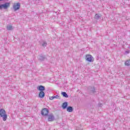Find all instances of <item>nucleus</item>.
<instances>
[{"label": "nucleus", "mask_w": 130, "mask_h": 130, "mask_svg": "<svg viewBox=\"0 0 130 130\" xmlns=\"http://www.w3.org/2000/svg\"><path fill=\"white\" fill-rule=\"evenodd\" d=\"M126 53H129V51L128 50H127L125 51Z\"/></svg>", "instance_id": "nucleus-19"}, {"label": "nucleus", "mask_w": 130, "mask_h": 130, "mask_svg": "<svg viewBox=\"0 0 130 130\" xmlns=\"http://www.w3.org/2000/svg\"><path fill=\"white\" fill-rule=\"evenodd\" d=\"M38 58L39 60H44V59H45V56L39 55Z\"/></svg>", "instance_id": "nucleus-10"}, {"label": "nucleus", "mask_w": 130, "mask_h": 130, "mask_svg": "<svg viewBox=\"0 0 130 130\" xmlns=\"http://www.w3.org/2000/svg\"><path fill=\"white\" fill-rule=\"evenodd\" d=\"M73 110H74V109H73V107L69 106L67 107V111L68 112H73Z\"/></svg>", "instance_id": "nucleus-12"}, {"label": "nucleus", "mask_w": 130, "mask_h": 130, "mask_svg": "<svg viewBox=\"0 0 130 130\" xmlns=\"http://www.w3.org/2000/svg\"><path fill=\"white\" fill-rule=\"evenodd\" d=\"M0 116L3 117V119L4 121H6L7 120V118H8V115L6 114V110L4 109H1L0 110Z\"/></svg>", "instance_id": "nucleus-1"}, {"label": "nucleus", "mask_w": 130, "mask_h": 130, "mask_svg": "<svg viewBox=\"0 0 130 130\" xmlns=\"http://www.w3.org/2000/svg\"><path fill=\"white\" fill-rule=\"evenodd\" d=\"M21 7V4L20 3H14L13 8L15 12L18 11Z\"/></svg>", "instance_id": "nucleus-2"}, {"label": "nucleus", "mask_w": 130, "mask_h": 130, "mask_svg": "<svg viewBox=\"0 0 130 130\" xmlns=\"http://www.w3.org/2000/svg\"><path fill=\"white\" fill-rule=\"evenodd\" d=\"M48 121H53L54 120V116L53 114H51L48 115Z\"/></svg>", "instance_id": "nucleus-6"}, {"label": "nucleus", "mask_w": 130, "mask_h": 130, "mask_svg": "<svg viewBox=\"0 0 130 130\" xmlns=\"http://www.w3.org/2000/svg\"><path fill=\"white\" fill-rule=\"evenodd\" d=\"M62 107L63 109H66L68 107V102H66L62 104Z\"/></svg>", "instance_id": "nucleus-11"}, {"label": "nucleus", "mask_w": 130, "mask_h": 130, "mask_svg": "<svg viewBox=\"0 0 130 130\" xmlns=\"http://www.w3.org/2000/svg\"><path fill=\"white\" fill-rule=\"evenodd\" d=\"M90 90L91 91V92H93V93L95 92V88L94 87H89Z\"/></svg>", "instance_id": "nucleus-18"}, {"label": "nucleus", "mask_w": 130, "mask_h": 130, "mask_svg": "<svg viewBox=\"0 0 130 130\" xmlns=\"http://www.w3.org/2000/svg\"><path fill=\"white\" fill-rule=\"evenodd\" d=\"M10 7V3H6L4 4L0 5V10L2 9H4V10H7L8 8Z\"/></svg>", "instance_id": "nucleus-3"}, {"label": "nucleus", "mask_w": 130, "mask_h": 130, "mask_svg": "<svg viewBox=\"0 0 130 130\" xmlns=\"http://www.w3.org/2000/svg\"><path fill=\"white\" fill-rule=\"evenodd\" d=\"M2 1H3V0H0V2H2Z\"/></svg>", "instance_id": "nucleus-20"}, {"label": "nucleus", "mask_w": 130, "mask_h": 130, "mask_svg": "<svg viewBox=\"0 0 130 130\" xmlns=\"http://www.w3.org/2000/svg\"><path fill=\"white\" fill-rule=\"evenodd\" d=\"M62 95H63V97H65V98H69V95H68V94L66 92H62Z\"/></svg>", "instance_id": "nucleus-13"}, {"label": "nucleus", "mask_w": 130, "mask_h": 130, "mask_svg": "<svg viewBox=\"0 0 130 130\" xmlns=\"http://www.w3.org/2000/svg\"><path fill=\"white\" fill-rule=\"evenodd\" d=\"M86 60L89 62H93L94 60H93V56L90 55H87L86 56Z\"/></svg>", "instance_id": "nucleus-4"}, {"label": "nucleus", "mask_w": 130, "mask_h": 130, "mask_svg": "<svg viewBox=\"0 0 130 130\" xmlns=\"http://www.w3.org/2000/svg\"><path fill=\"white\" fill-rule=\"evenodd\" d=\"M45 93H44V91H41L39 92V97H40V98H43L45 97Z\"/></svg>", "instance_id": "nucleus-8"}, {"label": "nucleus", "mask_w": 130, "mask_h": 130, "mask_svg": "<svg viewBox=\"0 0 130 130\" xmlns=\"http://www.w3.org/2000/svg\"><path fill=\"white\" fill-rule=\"evenodd\" d=\"M38 90H39V91H44V90H45V87L42 86V85H40V86H39Z\"/></svg>", "instance_id": "nucleus-9"}, {"label": "nucleus", "mask_w": 130, "mask_h": 130, "mask_svg": "<svg viewBox=\"0 0 130 130\" xmlns=\"http://www.w3.org/2000/svg\"><path fill=\"white\" fill-rule=\"evenodd\" d=\"M94 19H96V20H99V19H100V16L98 14H95V17H94Z\"/></svg>", "instance_id": "nucleus-15"}, {"label": "nucleus", "mask_w": 130, "mask_h": 130, "mask_svg": "<svg viewBox=\"0 0 130 130\" xmlns=\"http://www.w3.org/2000/svg\"><path fill=\"white\" fill-rule=\"evenodd\" d=\"M49 99L50 100H53V99H60V97L58 95H54L52 96H50Z\"/></svg>", "instance_id": "nucleus-7"}, {"label": "nucleus", "mask_w": 130, "mask_h": 130, "mask_svg": "<svg viewBox=\"0 0 130 130\" xmlns=\"http://www.w3.org/2000/svg\"><path fill=\"white\" fill-rule=\"evenodd\" d=\"M49 112V111L48 109L46 108H44L42 111V115H45V116L48 115V113Z\"/></svg>", "instance_id": "nucleus-5"}, {"label": "nucleus", "mask_w": 130, "mask_h": 130, "mask_svg": "<svg viewBox=\"0 0 130 130\" xmlns=\"http://www.w3.org/2000/svg\"><path fill=\"white\" fill-rule=\"evenodd\" d=\"M125 66H130V60H127L125 62Z\"/></svg>", "instance_id": "nucleus-16"}, {"label": "nucleus", "mask_w": 130, "mask_h": 130, "mask_svg": "<svg viewBox=\"0 0 130 130\" xmlns=\"http://www.w3.org/2000/svg\"><path fill=\"white\" fill-rule=\"evenodd\" d=\"M47 45V43L44 41L42 44V46H43V47H46Z\"/></svg>", "instance_id": "nucleus-17"}, {"label": "nucleus", "mask_w": 130, "mask_h": 130, "mask_svg": "<svg viewBox=\"0 0 130 130\" xmlns=\"http://www.w3.org/2000/svg\"><path fill=\"white\" fill-rule=\"evenodd\" d=\"M7 30H13V26L10 25H8Z\"/></svg>", "instance_id": "nucleus-14"}]
</instances>
